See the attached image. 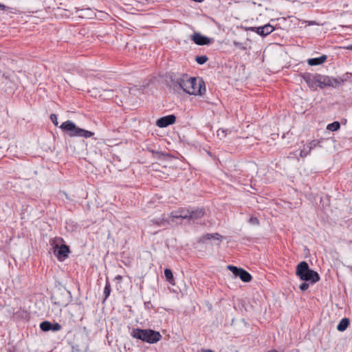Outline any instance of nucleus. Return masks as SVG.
Here are the masks:
<instances>
[{
	"label": "nucleus",
	"mask_w": 352,
	"mask_h": 352,
	"mask_svg": "<svg viewBox=\"0 0 352 352\" xmlns=\"http://www.w3.org/2000/svg\"><path fill=\"white\" fill-rule=\"evenodd\" d=\"M308 87L313 91L318 87L322 89L325 87H336L340 85V80L337 78L323 76L318 74H305L302 76Z\"/></svg>",
	"instance_id": "1"
},
{
	"label": "nucleus",
	"mask_w": 352,
	"mask_h": 352,
	"mask_svg": "<svg viewBox=\"0 0 352 352\" xmlns=\"http://www.w3.org/2000/svg\"><path fill=\"white\" fill-rule=\"evenodd\" d=\"M177 85L190 95H203L206 91L204 82L195 78L183 74L176 80Z\"/></svg>",
	"instance_id": "2"
},
{
	"label": "nucleus",
	"mask_w": 352,
	"mask_h": 352,
	"mask_svg": "<svg viewBox=\"0 0 352 352\" xmlns=\"http://www.w3.org/2000/svg\"><path fill=\"white\" fill-rule=\"evenodd\" d=\"M131 335L134 338L139 339L150 344L156 343L162 338V336L160 332L150 329H133Z\"/></svg>",
	"instance_id": "3"
},
{
	"label": "nucleus",
	"mask_w": 352,
	"mask_h": 352,
	"mask_svg": "<svg viewBox=\"0 0 352 352\" xmlns=\"http://www.w3.org/2000/svg\"><path fill=\"white\" fill-rule=\"evenodd\" d=\"M60 128L68 133L71 137H82L85 138H91L94 133L91 131L79 128L72 121L67 120L62 123Z\"/></svg>",
	"instance_id": "4"
},
{
	"label": "nucleus",
	"mask_w": 352,
	"mask_h": 352,
	"mask_svg": "<svg viewBox=\"0 0 352 352\" xmlns=\"http://www.w3.org/2000/svg\"><path fill=\"white\" fill-rule=\"evenodd\" d=\"M296 276L301 280L313 285L320 280L318 272L309 268V265H296Z\"/></svg>",
	"instance_id": "5"
},
{
	"label": "nucleus",
	"mask_w": 352,
	"mask_h": 352,
	"mask_svg": "<svg viewBox=\"0 0 352 352\" xmlns=\"http://www.w3.org/2000/svg\"><path fill=\"white\" fill-rule=\"evenodd\" d=\"M71 298V293L69 291H58L55 292L51 299L52 302L58 306L65 307L69 302V298Z\"/></svg>",
	"instance_id": "6"
},
{
	"label": "nucleus",
	"mask_w": 352,
	"mask_h": 352,
	"mask_svg": "<svg viewBox=\"0 0 352 352\" xmlns=\"http://www.w3.org/2000/svg\"><path fill=\"white\" fill-rule=\"evenodd\" d=\"M228 270L231 271L235 276H238L240 279L245 283H248L252 280V276L243 268L237 267L235 265H228Z\"/></svg>",
	"instance_id": "7"
},
{
	"label": "nucleus",
	"mask_w": 352,
	"mask_h": 352,
	"mask_svg": "<svg viewBox=\"0 0 352 352\" xmlns=\"http://www.w3.org/2000/svg\"><path fill=\"white\" fill-rule=\"evenodd\" d=\"M223 239V236L218 233H212L204 235L201 239V241L207 245H219Z\"/></svg>",
	"instance_id": "8"
},
{
	"label": "nucleus",
	"mask_w": 352,
	"mask_h": 352,
	"mask_svg": "<svg viewBox=\"0 0 352 352\" xmlns=\"http://www.w3.org/2000/svg\"><path fill=\"white\" fill-rule=\"evenodd\" d=\"M69 253V247L66 245H62L60 247L56 245L54 248V254L56 256L59 261H63L68 257Z\"/></svg>",
	"instance_id": "9"
},
{
	"label": "nucleus",
	"mask_w": 352,
	"mask_h": 352,
	"mask_svg": "<svg viewBox=\"0 0 352 352\" xmlns=\"http://www.w3.org/2000/svg\"><path fill=\"white\" fill-rule=\"evenodd\" d=\"M320 144V142L318 140H312L308 142L307 144H304L303 147L300 149L299 155L301 157H305L308 155L311 150L315 147L318 146Z\"/></svg>",
	"instance_id": "10"
},
{
	"label": "nucleus",
	"mask_w": 352,
	"mask_h": 352,
	"mask_svg": "<svg viewBox=\"0 0 352 352\" xmlns=\"http://www.w3.org/2000/svg\"><path fill=\"white\" fill-rule=\"evenodd\" d=\"M192 41L198 45H208L211 43V39L206 36L196 32L191 36Z\"/></svg>",
	"instance_id": "11"
},
{
	"label": "nucleus",
	"mask_w": 352,
	"mask_h": 352,
	"mask_svg": "<svg viewBox=\"0 0 352 352\" xmlns=\"http://www.w3.org/2000/svg\"><path fill=\"white\" fill-rule=\"evenodd\" d=\"M40 328L43 331H58L61 329V325L58 322L52 323L49 321H43L40 324Z\"/></svg>",
	"instance_id": "12"
},
{
	"label": "nucleus",
	"mask_w": 352,
	"mask_h": 352,
	"mask_svg": "<svg viewBox=\"0 0 352 352\" xmlns=\"http://www.w3.org/2000/svg\"><path fill=\"white\" fill-rule=\"evenodd\" d=\"M175 119L176 118L174 115H168L158 119L156 122V125L160 128L166 127L174 124Z\"/></svg>",
	"instance_id": "13"
},
{
	"label": "nucleus",
	"mask_w": 352,
	"mask_h": 352,
	"mask_svg": "<svg viewBox=\"0 0 352 352\" xmlns=\"http://www.w3.org/2000/svg\"><path fill=\"white\" fill-rule=\"evenodd\" d=\"M171 216L175 219H188L190 216V210L182 208L178 210L172 212Z\"/></svg>",
	"instance_id": "14"
},
{
	"label": "nucleus",
	"mask_w": 352,
	"mask_h": 352,
	"mask_svg": "<svg viewBox=\"0 0 352 352\" xmlns=\"http://www.w3.org/2000/svg\"><path fill=\"white\" fill-rule=\"evenodd\" d=\"M327 57L326 55H322L318 58H309L308 59L307 63L309 65L311 66L319 65L324 63L327 60Z\"/></svg>",
	"instance_id": "15"
},
{
	"label": "nucleus",
	"mask_w": 352,
	"mask_h": 352,
	"mask_svg": "<svg viewBox=\"0 0 352 352\" xmlns=\"http://www.w3.org/2000/svg\"><path fill=\"white\" fill-rule=\"evenodd\" d=\"M260 36H266L274 30V28L271 24L267 23L263 26H260Z\"/></svg>",
	"instance_id": "16"
},
{
	"label": "nucleus",
	"mask_w": 352,
	"mask_h": 352,
	"mask_svg": "<svg viewBox=\"0 0 352 352\" xmlns=\"http://www.w3.org/2000/svg\"><path fill=\"white\" fill-rule=\"evenodd\" d=\"M204 214V211L202 209H197L195 210L190 211V219L196 220L202 217Z\"/></svg>",
	"instance_id": "17"
},
{
	"label": "nucleus",
	"mask_w": 352,
	"mask_h": 352,
	"mask_svg": "<svg viewBox=\"0 0 352 352\" xmlns=\"http://www.w3.org/2000/svg\"><path fill=\"white\" fill-rule=\"evenodd\" d=\"M349 323H350L349 319L346 318H344L340 321L339 324H338L337 329L339 331H344L346 329V328L349 325Z\"/></svg>",
	"instance_id": "18"
},
{
	"label": "nucleus",
	"mask_w": 352,
	"mask_h": 352,
	"mask_svg": "<svg viewBox=\"0 0 352 352\" xmlns=\"http://www.w3.org/2000/svg\"><path fill=\"white\" fill-rule=\"evenodd\" d=\"M164 275L167 281L171 284H174L173 274L170 269H166L164 270Z\"/></svg>",
	"instance_id": "19"
},
{
	"label": "nucleus",
	"mask_w": 352,
	"mask_h": 352,
	"mask_svg": "<svg viewBox=\"0 0 352 352\" xmlns=\"http://www.w3.org/2000/svg\"><path fill=\"white\" fill-rule=\"evenodd\" d=\"M340 127V124L338 122H333L331 124H329L327 126V129L331 131H336L338 130Z\"/></svg>",
	"instance_id": "20"
},
{
	"label": "nucleus",
	"mask_w": 352,
	"mask_h": 352,
	"mask_svg": "<svg viewBox=\"0 0 352 352\" xmlns=\"http://www.w3.org/2000/svg\"><path fill=\"white\" fill-rule=\"evenodd\" d=\"M111 291V285H110L109 282L108 280H107V283H106V285H105V287L104 289V300L109 296Z\"/></svg>",
	"instance_id": "21"
},
{
	"label": "nucleus",
	"mask_w": 352,
	"mask_h": 352,
	"mask_svg": "<svg viewBox=\"0 0 352 352\" xmlns=\"http://www.w3.org/2000/svg\"><path fill=\"white\" fill-rule=\"evenodd\" d=\"M195 60L198 64L203 65L208 60V57L206 56H197Z\"/></svg>",
	"instance_id": "22"
},
{
	"label": "nucleus",
	"mask_w": 352,
	"mask_h": 352,
	"mask_svg": "<svg viewBox=\"0 0 352 352\" xmlns=\"http://www.w3.org/2000/svg\"><path fill=\"white\" fill-rule=\"evenodd\" d=\"M227 131V130L220 129L217 131V136L219 138V139L222 140L226 136Z\"/></svg>",
	"instance_id": "23"
},
{
	"label": "nucleus",
	"mask_w": 352,
	"mask_h": 352,
	"mask_svg": "<svg viewBox=\"0 0 352 352\" xmlns=\"http://www.w3.org/2000/svg\"><path fill=\"white\" fill-rule=\"evenodd\" d=\"M309 283L308 282H305L300 284V286H299V289L302 291V292H305L306 290L308 289L309 287Z\"/></svg>",
	"instance_id": "24"
},
{
	"label": "nucleus",
	"mask_w": 352,
	"mask_h": 352,
	"mask_svg": "<svg viewBox=\"0 0 352 352\" xmlns=\"http://www.w3.org/2000/svg\"><path fill=\"white\" fill-rule=\"evenodd\" d=\"M50 120H52V122H53V124L55 125V126H57L58 124V118H57V116L56 114H51L50 115Z\"/></svg>",
	"instance_id": "25"
},
{
	"label": "nucleus",
	"mask_w": 352,
	"mask_h": 352,
	"mask_svg": "<svg viewBox=\"0 0 352 352\" xmlns=\"http://www.w3.org/2000/svg\"><path fill=\"white\" fill-rule=\"evenodd\" d=\"M249 31H251V32H256V34H258V35H260V26L259 27H250L248 28V29Z\"/></svg>",
	"instance_id": "26"
},
{
	"label": "nucleus",
	"mask_w": 352,
	"mask_h": 352,
	"mask_svg": "<svg viewBox=\"0 0 352 352\" xmlns=\"http://www.w3.org/2000/svg\"><path fill=\"white\" fill-rule=\"evenodd\" d=\"M98 14H99L98 16L101 17L102 19H106V18H107L109 16V15L107 13H104V12H103L102 11H99L98 12Z\"/></svg>",
	"instance_id": "27"
},
{
	"label": "nucleus",
	"mask_w": 352,
	"mask_h": 352,
	"mask_svg": "<svg viewBox=\"0 0 352 352\" xmlns=\"http://www.w3.org/2000/svg\"><path fill=\"white\" fill-rule=\"evenodd\" d=\"M250 221L252 224H258V221L257 218H256V217H251L250 219Z\"/></svg>",
	"instance_id": "28"
},
{
	"label": "nucleus",
	"mask_w": 352,
	"mask_h": 352,
	"mask_svg": "<svg viewBox=\"0 0 352 352\" xmlns=\"http://www.w3.org/2000/svg\"><path fill=\"white\" fill-rule=\"evenodd\" d=\"M112 93H113V91L112 90H108L107 91V96L110 98V97H112Z\"/></svg>",
	"instance_id": "29"
},
{
	"label": "nucleus",
	"mask_w": 352,
	"mask_h": 352,
	"mask_svg": "<svg viewBox=\"0 0 352 352\" xmlns=\"http://www.w3.org/2000/svg\"><path fill=\"white\" fill-rule=\"evenodd\" d=\"M344 48L346 50H352V44L347 45V46L344 47Z\"/></svg>",
	"instance_id": "30"
},
{
	"label": "nucleus",
	"mask_w": 352,
	"mask_h": 352,
	"mask_svg": "<svg viewBox=\"0 0 352 352\" xmlns=\"http://www.w3.org/2000/svg\"><path fill=\"white\" fill-rule=\"evenodd\" d=\"M117 280H121L122 279V276L121 275H118L115 278Z\"/></svg>",
	"instance_id": "31"
},
{
	"label": "nucleus",
	"mask_w": 352,
	"mask_h": 352,
	"mask_svg": "<svg viewBox=\"0 0 352 352\" xmlns=\"http://www.w3.org/2000/svg\"><path fill=\"white\" fill-rule=\"evenodd\" d=\"M6 8V6L1 3H0V10H3Z\"/></svg>",
	"instance_id": "32"
},
{
	"label": "nucleus",
	"mask_w": 352,
	"mask_h": 352,
	"mask_svg": "<svg viewBox=\"0 0 352 352\" xmlns=\"http://www.w3.org/2000/svg\"><path fill=\"white\" fill-rule=\"evenodd\" d=\"M202 352H214V351L210 349H205V350H203Z\"/></svg>",
	"instance_id": "33"
},
{
	"label": "nucleus",
	"mask_w": 352,
	"mask_h": 352,
	"mask_svg": "<svg viewBox=\"0 0 352 352\" xmlns=\"http://www.w3.org/2000/svg\"><path fill=\"white\" fill-rule=\"evenodd\" d=\"M234 45L235 46H238V45H239V43L238 42L234 41Z\"/></svg>",
	"instance_id": "34"
},
{
	"label": "nucleus",
	"mask_w": 352,
	"mask_h": 352,
	"mask_svg": "<svg viewBox=\"0 0 352 352\" xmlns=\"http://www.w3.org/2000/svg\"><path fill=\"white\" fill-rule=\"evenodd\" d=\"M298 264L304 265V264H307V263L305 261H301Z\"/></svg>",
	"instance_id": "35"
}]
</instances>
